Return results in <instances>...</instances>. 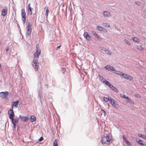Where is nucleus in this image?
<instances>
[{
    "label": "nucleus",
    "mask_w": 146,
    "mask_h": 146,
    "mask_svg": "<svg viewBox=\"0 0 146 146\" xmlns=\"http://www.w3.org/2000/svg\"><path fill=\"white\" fill-rule=\"evenodd\" d=\"M111 139L109 135H105L104 134V137L101 139L102 143V144H109L110 143Z\"/></svg>",
    "instance_id": "nucleus-1"
},
{
    "label": "nucleus",
    "mask_w": 146,
    "mask_h": 146,
    "mask_svg": "<svg viewBox=\"0 0 146 146\" xmlns=\"http://www.w3.org/2000/svg\"><path fill=\"white\" fill-rule=\"evenodd\" d=\"M36 51L34 54V59L38 58L41 54V50L38 44L36 45Z\"/></svg>",
    "instance_id": "nucleus-2"
},
{
    "label": "nucleus",
    "mask_w": 146,
    "mask_h": 146,
    "mask_svg": "<svg viewBox=\"0 0 146 146\" xmlns=\"http://www.w3.org/2000/svg\"><path fill=\"white\" fill-rule=\"evenodd\" d=\"M21 19L23 21V24H24L26 21V13L25 12V9H22L21 10Z\"/></svg>",
    "instance_id": "nucleus-3"
},
{
    "label": "nucleus",
    "mask_w": 146,
    "mask_h": 146,
    "mask_svg": "<svg viewBox=\"0 0 146 146\" xmlns=\"http://www.w3.org/2000/svg\"><path fill=\"white\" fill-rule=\"evenodd\" d=\"M32 63V65L34 67L35 70L37 71L38 66V61L37 60H33Z\"/></svg>",
    "instance_id": "nucleus-4"
},
{
    "label": "nucleus",
    "mask_w": 146,
    "mask_h": 146,
    "mask_svg": "<svg viewBox=\"0 0 146 146\" xmlns=\"http://www.w3.org/2000/svg\"><path fill=\"white\" fill-rule=\"evenodd\" d=\"M31 26V24L29 23L27 31V34L28 35H30L32 31Z\"/></svg>",
    "instance_id": "nucleus-5"
},
{
    "label": "nucleus",
    "mask_w": 146,
    "mask_h": 146,
    "mask_svg": "<svg viewBox=\"0 0 146 146\" xmlns=\"http://www.w3.org/2000/svg\"><path fill=\"white\" fill-rule=\"evenodd\" d=\"M8 95V93L7 92H2L0 93V96L3 98H7Z\"/></svg>",
    "instance_id": "nucleus-6"
},
{
    "label": "nucleus",
    "mask_w": 146,
    "mask_h": 146,
    "mask_svg": "<svg viewBox=\"0 0 146 146\" xmlns=\"http://www.w3.org/2000/svg\"><path fill=\"white\" fill-rule=\"evenodd\" d=\"M8 114L9 115V117L10 119H12L13 118L14 114L13 109L9 110L8 112Z\"/></svg>",
    "instance_id": "nucleus-7"
},
{
    "label": "nucleus",
    "mask_w": 146,
    "mask_h": 146,
    "mask_svg": "<svg viewBox=\"0 0 146 146\" xmlns=\"http://www.w3.org/2000/svg\"><path fill=\"white\" fill-rule=\"evenodd\" d=\"M19 117L22 121L24 122H26L29 119L28 117L22 115H20Z\"/></svg>",
    "instance_id": "nucleus-8"
},
{
    "label": "nucleus",
    "mask_w": 146,
    "mask_h": 146,
    "mask_svg": "<svg viewBox=\"0 0 146 146\" xmlns=\"http://www.w3.org/2000/svg\"><path fill=\"white\" fill-rule=\"evenodd\" d=\"M10 119H11L12 123L13 125L14 128H15L16 127V124L17 123L18 121V120L17 119H14L13 118Z\"/></svg>",
    "instance_id": "nucleus-9"
},
{
    "label": "nucleus",
    "mask_w": 146,
    "mask_h": 146,
    "mask_svg": "<svg viewBox=\"0 0 146 146\" xmlns=\"http://www.w3.org/2000/svg\"><path fill=\"white\" fill-rule=\"evenodd\" d=\"M31 3H29L28 6V9L29 13L31 15L32 14V10L33 8H32L30 6Z\"/></svg>",
    "instance_id": "nucleus-10"
},
{
    "label": "nucleus",
    "mask_w": 146,
    "mask_h": 146,
    "mask_svg": "<svg viewBox=\"0 0 146 146\" xmlns=\"http://www.w3.org/2000/svg\"><path fill=\"white\" fill-rule=\"evenodd\" d=\"M103 15L104 17H110V12L107 11H105L103 12Z\"/></svg>",
    "instance_id": "nucleus-11"
},
{
    "label": "nucleus",
    "mask_w": 146,
    "mask_h": 146,
    "mask_svg": "<svg viewBox=\"0 0 146 146\" xmlns=\"http://www.w3.org/2000/svg\"><path fill=\"white\" fill-rule=\"evenodd\" d=\"M19 101H17L16 102H14L12 103V109L13 108V107L15 106L16 108H17L18 107V103H19Z\"/></svg>",
    "instance_id": "nucleus-12"
},
{
    "label": "nucleus",
    "mask_w": 146,
    "mask_h": 146,
    "mask_svg": "<svg viewBox=\"0 0 146 146\" xmlns=\"http://www.w3.org/2000/svg\"><path fill=\"white\" fill-rule=\"evenodd\" d=\"M84 36L87 40H89L90 39V37L87 32H84Z\"/></svg>",
    "instance_id": "nucleus-13"
},
{
    "label": "nucleus",
    "mask_w": 146,
    "mask_h": 146,
    "mask_svg": "<svg viewBox=\"0 0 146 146\" xmlns=\"http://www.w3.org/2000/svg\"><path fill=\"white\" fill-rule=\"evenodd\" d=\"M99 77L100 80L104 83H105L106 81V80L101 75H99Z\"/></svg>",
    "instance_id": "nucleus-14"
},
{
    "label": "nucleus",
    "mask_w": 146,
    "mask_h": 146,
    "mask_svg": "<svg viewBox=\"0 0 146 146\" xmlns=\"http://www.w3.org/2000/svg\"><path fill=\"white\" fill-rule=\"evenodd\" d=\"M108 67V66H107L105 67V68L106 69H108L109 70H111L112 71H114L115 70L114 68L111 66H110Z\"/></svg>",
    "instance_id": "nucleus-15"
},
{
    "label": "nucleus",
    "mask_w": 146,
    "mask_h": 146,
    "mask_svg": "<svg viewBox=\"0 0 146 146\" xmlns=\"http://www.w3.org/2000/svg\"><path fill=\"white\" fill-rule=\"evenodd\" d=\"M92 34L96 38H97L98 39H99L100 37L98 35V34H97L94 31H92Z\"/></svg>",
    "instance_id": "nucleus-16"
},
{
    "label": "nucleus",
    "mask_w": 146,
    "mask_h": 146,
    "mask_svg": "<svg viewBox=\"0 0 146 146\" xmlns=\"http://www.w3.org/2000/svg\"><path fill=\"white\" fill-rule=\"evenodd\" d=\"M132 40L135 42L138 43L139 42V39L137 37H133L132 38Z\"/></svg>",
    "instance_id": "nucleus-17"
},
{
    "label": "nucleus",
    "mask_w": 146,
    "mask_h": 146,
    "mask_svg": "<svg viewBox=\"0 0 146 146\" xmlns=\"http://www.w3.org/2000/svg\"><path fill=\"white\" fill-rule=\"evenodd\" d=\"M115 108L117 109L119 107V105L116 102H115L114 104L112 105Z\"/></svg>",
    "instance_id": "nucleus-18"
},
{
    "label": "nucleus",
    "mask_w": 146,
    "mask_h": 146,
    "mask_svg": "<svg viewBox=\"0 0 146 146\" xmlns=\"http://www.w3.org/2000/svg\"><path fill=\"white\" fill-rule=\"evenodd\" d=\"M2 15L3 16L6 15L7 13V11L4 9H3L2 10Z\"/></svg>",
    "instance_id": "nucleus-19"
},
{
    "label": "nucleus",
    "mask_w": 146,
    "mask_h": 146,
    "mask_svg": "<svg viewBox=\"0 0 146 146\" xmlns=\"http://www.w3.org/2000/svg\"><path fill=\"white\" fill-rule=\"evenodd\" d=\"M110 104L112 105H113L114 104L115 102V101L114 100V99H113V98H110Z\"/></svg>",
    "instance_id": "nucleus-20"
},
{
    "label": "nucleus",
    "mask_w": 146,
    "mask_h": 146,
    "mask_svg": "<svg viewBox=\"0 0 146 146\" xmlns=\"http://www.w3.org/2000/svg\"><path fill=\"white\" fill-rule=\"evenodd\" d=\"M31 121L34 122L36 120V117L34 116H32L31 117Z\"/></svg>",
    "instance_id": "nucleus-21"
},
{
    "label": "nucleus",
    "mask_w": 146,
    "mask_h": 146,
    "mask_svg": "<svg viewBox=\"0 0 146 146\" xmlns=\"http://www.w3.org/2000/svg\"><path fill=\"white\" fill-rule=\"evenodd\" d=\"M49 11L48 9V7H47V8L46 11L45 15L46 16V18H48V15L49 13Z\"/></svg>",
    "instance_id": "nucleus-22"
},
{
    "label": "nucleus",
    "mask_w": 146,
    "mask_h": 146,
    "mask_svg": "<svg viewBox=\"0 0 146 146\" xmlns=\"http://www.w3.org/2000/svg\"><path fill=\"white\" fill-rule=\"evenodd\" d=\"M110 98H106L104 97L103 98L104 100L106 102H108V101H109L110 102Z\"/></svg>",
    "instance_id": "nucleus-23"
},
{
    "label": "nucleus",
    "mask_w": 146,
    "mask_h": 146,
    "mask_svg": "<svg viewBox=\"0 0 146 146\" xmlns=\"http://www.w3.org/2000/svg\"><path fill=\"white\" fill-rule=\"evenodd\" d=\"M129 75L127 74H126L122 73V76H123L124 78L127 79L128 78V76H129Z\"/></svg>",
    "instance_id": "nucleus-24"
},
{
    "label": "nucleus",
    "mask_w": 146,
    "mask_h": 146,
    "mask_svg": "<svg viewBox=\"0 0 146 146\" xmlns=\"http://www.w3.org/2000/svg\"><path fill=\"white\" fill-rule=\"evenodd\" d=\"M97 29L99 31H102L103 30V28L102 27L100 26H97Z\"/></svg>",
    "instance_id": "nucleus-25"
},
{
    "label": "nucleus",
    "mask_w": 146,
    "mask_h": 146,
    "mask_svg": "<svg viewBox=\"0 0 146 146\" xmlns=\"http://www.w3.org/2000/svg\"><path fill=\"white\" fill-rule=\"evenodd\" d=\"M120 96H121L122 97H123V98H125V99H128V97L127 96L125 95L124 94H120Z\"/></svg>",
    "instance_id": "nucleus-26"
},
{
    "label": "nucleus",
    "mask_w": 146,
    "mask_h": 146,
    "mask_svg": "<svg viewBox=\"0 0 146 146\" xmlns=\"http://www.w3.org/2000/svg\"><path fill=\"white\" fill-rule=\"evenodd\" d=\"M104 51H105L107 54H108L110 55L111 54V53L109 50L106 49L105 50H104Z\"/></svg>",
    "instance_id": "nucleus-27"
},
{
    "label": "nucleus",
    "mask_w": 146,
    "mask_h": 146,
    "mask_svg": "<svg viewBox=\"0 0 146 146\" xmlns=\"http://www.w3.org/2000/svg\"><path fill=\"white\" fill-rule=\"evenodd\" d=\"M124 41L125 42L127 45H131L130 43L126 39H124Z\"/></svg>",
    "instance_id": "nucleus-28"
},
{
    "label": "nucleus",
    "mask_w": 146,
    "mask_h": 146,
    "mask_svg": "<svg viewBox=\"0 0 146 146\" xmlns=\"http://www.w3.org/2000/svg\"><path fill=\"white\" fill-rule=\"evenodd\" d=\"M53 146H58V142L56 140H55L54 142Z\"/></svg>",
    "instance_id": "nucleus-29"
},
{
    "label": "nucleus",
    "mask_w": 146,
    "mask_h": 146,
    "mask_svg": "<svg viewBox=\"0 0 146 146\" xmlns=\"http://www.w3.org/2000/svg\"><path fill=\"white\" fill-rule=\"evenodd\" d=\"M104 83L106 85L108 86L109 87V86L110 85H111L110 83L109 82L107 81L106 80Z\"/></svg>",
    "instance_id": "nucleus-30"
},
{
    "label": "nucleus",
    "mask_w": 146,
    "mask_h": 146,
    "mask_svg": "<svg viewBox=\"0 0 146 146\" xmlns=\"http://www.w3.org/2000/svg\"><path fill=\"white\" fill-rule=\"evenodd\" d=\"M127 102L130 103H132L133 104H134V102L132 101V100L128 98V99H127Z\"/></svg>",
    "instance_id": "nucleus-31"
},
{
    "label": "nucleus",
    "mask_w": 146,
    "mask_h": 146,
    "mask_svg": "<svg viewBox=\"0 0 146 146\" xmlns=\"http://www.w3.org/2000/svg\"><path fill=\"white\" fill-rule=\"evenodd\" d=\"M103 25L104 26L107 27H109L110 26V25L109 24L106 23H103Z\"/></svg>",
    "instance_id": "nucleus-32"
},
{
    "label": "nucleus",
    "mask_w": 146,
    "mask_h": 146,
    "mask_svg": "<svg viewBox=\"0 0 146 146\" xmlns=\"http://www.w3.org/2000/svg\"><path fill=\"white\" fill-rule=\"evenodd\" d=\"M138 142L141 145H144L142 141L141 140H139L138 141Z\"/></svg>",
    "instance_id": "nucleus-33"
},
{
    "label": "nucleus",
    "mask_w": 146,
    "mask_h": 146,
    "mask_svg": "<svg viewBox=\"0 0 146 146\" xmlns=\"http://www.w3.org/2000/svg\"><path fill=\"white\" fill-rule=\"evenodd\" d=\"M135 96L137 98H141L139 95L137 94H135Z\"/></svg>",
    "instance_id": "nucleus-34"
},
{
    "label": "nucleus",
    "mask_w": 146,
    "mask_h": 146,
    "mask_svg": "<svg viewBox=\"0 0 146 146\" xmlns=\"http://www.w3.org/2000/svg\"><path fill=\"white\" fill-rule=\"evenodd\" d=\"M127 79L130 81H132L133 80V78L132 77H131L129 75L128 76V78H127Z\"/></svg>",
    "instance_id": "nucleus-35"
},
{
    "label": "nucleus",
    "mask_w": 146,
    "mask_h": 146,
    "mask_svg": "<svg viewBox=\"0 0 146 146\" xmlns=\"http://www.w3.org/2000/svg\"><path fill=\"white\" fill-rule=\"evenodd\" d=\"M109 87L112 90H113V89H115V87L111 84L110 85Z\"/></svg>",
    "instance_id": "nucleus-36"
},
{
    "label": "nucleus",
    "mask_w": 146,
    "mask_h": 146,
    "mask_svg": "<svg viewBox=\"0 0 146 146\" xmlns=\"http://www.w3.org/2000/svg\"><path fill=\"white\" fill-rule=\"evenodd\" d=\"M66 71V68H61V71L62 72L64 73Z\"/></svg>",
    "instance_id": "nucleus-37"
},
{
    "label": "nucleus",
    "mask_w": 146,
    "mask_h": 146,
    "mask_svg": "<svg viewBox=\"0 0 146 146\" xmlns=\"http://www.w3.org/2000/svg\"><path fill=\"white\" fill-rule=\"evenodd\" d=\"M144 48L142 47L141 46H139V50H144Z\"/></svg>",
    "instance_id": "nucleus-38"
},
{
    "label": "nucleus",
    "mask_w": 146,
    "mask_h": 146,
    "mask_svg": "<svg viewBox=\"0 0 146 146\" xmlns=\"http://www.w3.org/2000/svg\"><path fill=\"white\" fill-rule=\"evenodd\" d=\"M102 112L101 113V114H103L104 115H106V112L103 109H102Z\"/></svg>",
    "instance_id": "nucleus-39"
},
{
    "label": "nucleus",
    "mask_w": 146,
    "mask_h": 146,
    "mask_svg": "<svg viewBox=\"0 0 146 146\" xmlns=\"http://www.w3.org/2000/svg\"><path fill=\"white\" fill-rule=\"evenodd\" d=\"M123 140L125 141H126L127 140V138L124 135H123Z\"/></svg>",
    "instance_id": "nucleus-40"
},
{
    "label": "nucleus",
    "mask_w": 146,
    "mask_h": 146,
    "mask_svg": "<svg viewBox=\"0 0 146 146\" xmlns=\"http://www.w3.org/2000/svg\"><path fill=\"white\" fill-rule=\"evenodd\" d=\"M127 144L129 146H130L131 145V143H130L128 140H127L126 141H125Z\"/></svg>",
    "instance_id": "nucleus-41"
},
{
    "label": "nucleus",
    "mask_w": 146,
    "mask_h": 146,
    "mask_svg": "<svg viewBox=\"0 0 146 146\" xmlns=\"http://www.w3.org/2000/svg\"><path fill=\"white\" fill-rule=\"evenodd\" d=\"M144 135H143L141 134H140L139 133H138V136L142 138H143V137Z\"/></svg>",
    "instance_id": "nucleus-42"
},
{
    "label": "nucleus",
    "mask_w": 146,
    "mask_h": 146,
    "mask_svg": "<svg viewBox=\"0 0 146 146\" xmlns=\"http://www.w3.org/2000/svg\"><path fill=\"white\" fill-rule=\"evenodd\" d=\"M135 3L137 4V5H141V3L139 2V1H136L135 2Z\"/></svg>",
    "instance_id": "nucleus-43"
},
{
    "label": "nucleus",
    "mask_w": 146,
    "mask_h": 146,
    "mask_svg": "<svg viewBox=\"0 0 146 146\" xmlns=\"http://www.w3.org/2000/svg\"><path fill=\"white\" fill-rule=\"evenodd\" d=\"M113 90L115 92H117L119 91L115 87V89H113Z\"/></svg>",
    "instance_id": "nucleus-44"
},
{
    "label": "nucleus",
    "mask_w": 146,
    "mask_h": 146,
    "mask_svg": "<svg viewBox=\"0 0 146 146\" xmlns=\"http://www.w3.org/2000/svg\"><path fill=\"white\" fill-rule=\"evenodd\" d=\"M116 73L117 74H119V75H122V74L123 73L122 72H116Z\"/></svg>",
    "instance_id": "nucleus-45"
},
{
    "label": "nucleus",
    "mask_w": 146,
    "mask_h": 146,
    "mask_svg": "<svg viewBox=\"0 0 146 146\" xmlns=\"http://www.w3.org/2000/svg\"><path fill=\"white\" fill-rule=\"evenodd\" d=\"M43 140V138L42 137H41L39 139V141H41Z\"/></svg>",
    "instance_id": "nucleus-46"
},
{
    "label": "nucleus",
    "mask_w": 146,
    "mask_h": 146,
    "mask_svg": "<svg viewBox=\"0 0 146 146\" xmlns=\"http://www.w3.org/2000/svg\"><path fill=\"white\" fill-rule=\"evenodd\" d=\"M143 138L145 139L146 140V136L144 135L143 137Z\"/></svg>",
    "instance_id": "nucleus-47"
},
{
    "label": "nucleus",
    "mask_w": 146,
    "mask_h": 146,
    "mask_svg": "<svg viewBox=\"0 0 146 146\" xmlns=\"http://www.w3.org/2000/svg\"><path fill=\"white\" fill-rule=\"evenodd\" d=\"M61 46V45H60V46H58L57 47V49H59L60 48V47Z\"/></svg>",
    "instance_id": "nucleus-48"
},
{
    "label": "nucleus",
    "mask_w": 146,
    "mask_h": 146,
    "mask_svg": "<svg viewBox=\"0 0 146 146\" xmlns=\"http://www.w3.org/2000/svg\"><path fill=\"white\" fill-rule=\"evenodd\" d=\"M45 87L46 88H48V86L46 84V85H45Z\"/></svg>",
    "instance_id": "nucleus-49"
},
{
    "label": "nucleus",
    "mask_w": 146,
    "mask_h": 146,
    "mask_svg": "<svg viewBox=\"0 0 146 146\" xmlns=\"http://www.w3.org/2000/svg\"><path fill=\"white\" fill-rule=\"evenodd\" d=\"M6 50L7 51H8L9 50V48H7L6 49Z\"/></svg>",
    "instance_id": "nucleus-50"
},
{
    "label": "nucleus",
    "mask_w": 146,
    "mask_h": 146,
    "mask_svg": "<svg viewBox=\"0 0 146 146\" xmlns=\"http://www.w3.org/2000/svg\"><path fill=\"white\" fill-rule=\"evenodd\" d=\"M137 48L139 50V46H138V45H137Z\"/></svg>",
    "instance_id": "nucleus-51"
},
{
    "label": "nucleus",
    "mask_w": 146,
    "mask_h": 146,
    "mask_svg": "<svg viewBox=\"0 0 146 146\" xmlns=\"http://www.w3.org/2000/svg\"><path fill=\"white\" fill-rule=\"evenodd\" d=\"M101 50H104H104H105V49H104H104H103V48L102 49H101Z\"/></svg>",
    "instance_id": "nucleus-52"
},
{
    "label": "nucleus",
    "mask_w": 146,
    "mask_h": 146,
    "mask_svg": "<svg viewBox=\"0 0 146 146\" xmlns=\"http://www.w3.org/2000/svg\"><path fill=\"white\" fill-rule=\"evenodd\" d=\"M1 112V111H0V113Z\"/></svg>",
    "instance_id": "nucleus-53"
},
{
    "label": "nucleus",
    "mask_w": 146,
    "mask_h": 146,
    "mask_svg": "<svg viewBox=\"0 0 146 146\" xmlns=\"http://www.w3.org/2000/svg\"><path fill=\"white\" fill-rule=\"evenodd\" d=\"M145 80H146V78Z\"/></svg>",
    "instance_id": "nucleus-54"
}]
</instances>
